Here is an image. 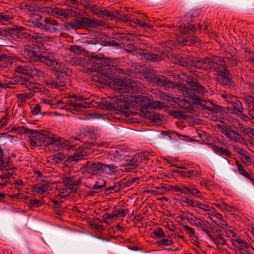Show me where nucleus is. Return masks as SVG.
<instances>
[{"instance_id": "f257e3e1", "label": "nucleus", "mask_w": 254, "mask_h": 254, "mask_svg": "<svg viewBox=\"0 0 254 254\" xmlns=\"http://www.w3.org/2000/svg\"><path fill=\"white\" fill-rule=\"evenodd\" d=\"M107 156L111 163L107 164L100 161H87L83 165L84 171L92 175L100 173H115L118 166L114 163H118L124 160L126 156L125 152L120 148H113L108 152Z\"/></svg>"}, {"instance_id": "f03ea898", "label": "nucleus", "mask_w": 254, "mask_h": 254, "mask_svg": "<svg viewBox=\"0 0 254 254\" xmlns=\"http://www.w3.org/2000/svg\"><path fill=\"white\" fill-rule=\"evenodd\" d=\"M170 28H175L176 30L186 35L180 37L177 41V44L180 46H193L198 42V39L190 34V32H193L195 29L194 25L188 24L187 26L185 24H180L175 26L174 24L168 25Z\"/></svg>"}, {"instance_id": "7ed1b4c3", "label": "nucleus", "mask_w": 254, "mask_h": 254, "mask_svg": "<svg viewBox=\"0 0 254 254\" xmlns=\"http://www.w3.org/2000/svg\"><path fill=\"white\" fill-rule=\"evenodd\" d=\"M179 89L185 97H188L192 100L193 103H199V98L194 94L196 91L199 93L203 94L206 92L204 87L197 81V80L191 78L186 82L185 85L179 86Z\"/></svg>"}, {"instance_id": "20e7f679", "label": "nucleus", "mask_w": 254, "mask_h": 254, "mask_svg": "<svg viewBox=\"0 0 254 254\" xmlns=\"http://www.w3.org/2000/svg\"><path fill=\"white\" fill-rule=\"evenodd\" d=\"M30 143L33 146H47L55 144L60 146V148H64V144L60 143L62 138L60 137H53L47 135L39 133L34 130V132L30 136Z\"/></svg>"}, {"instance_id": "39448f33", "label": "nucleus", "mask_w": 254, "mask_h": 254, "mask_svg": "<svg viewBox=\"0 0 254 254\" xmlns=\"http://www.w3.org/2000/svg\"><path fill=\"white\" fill-rule=\"evenodd\" d=\"M35 36L36 40H34V42H32V46L23 44V47H20L19 50L22 54L34 61L42 55L41 52H43V50L44 49V45L41 43L42 37L38 33L35 34Z\"/></svg>"}, {"instance_id": "423d86ee", "label": "nucleus", "mask_w": 254, "mask_h": 254, "mask_svg": "<svg viewBox=\"0 0 254 254\" xmlns=\"http://www.w3.org/2000/svg\"><path fill=\"white\" fill-rule=\"evenodd\" d=\"M102 26H103L102 21L92 20L85 17L75 18L70 22L66 23V26L68 28H72L74 30L83 28L86 26L95 28Z\"/></svg>"}, {"instance_id": "0eeeda50", "label": "nucleus", "mask_w": 254, "mask_h": 254, "mask_svg": "<svg viewBox=\"0 0 254 254\" xmlns=\"http://www.w3.org/2000/svg\"><path fill=\"white\" fill-rule=\"evenodd\" d=\"M145 78L156 85L171 88L174 86V83L164 76L156 74L154 73H147Z\"/></svg>"}, {"instance_id": "6e6552de", "label": "nucleus", "mask_w": 254, "mask_h": 254, "mask_svg": "<svg viewBox=\"0 0 254 254\" xmlns=\"http://www.w3.org/2000/svg\"><path fill=\"white\" fill-rule=\"evenodd\" d=\"M218 128L229 139L243 144H246L245 139L237 131L228 127L226 126H219Z\"/></svg>"}, {"instance_id": "1a4fd4ad", "label": "nucleus", "mask_w": 254, "mask_h": 254, "mask_svg": "<svg viewBox=\"0 0 254 254\" xmlns=\"http://www.w3.org/2000/svg\"><path fill=\"white\" fill-rule=\"evenodd\" d=\"M218 80L223 86H226L230 89L235 88L236 83L233 79V75L230 70L225 68L223 71L218 73Z\"/></svg>"}, {"instance_id": "9d476101", "label": "nucleus", "mask_w": 254, "mask_h": 254, "mask_svg": "<svg viewBox=\"0 0 254 254\" xmlns=\"http://www.w3.org/2000/svg\"><path fill=\"white\" fill-rule=\"evenodd\" d=\"M178 172L182 177L191 180H198L202 175V170L198 166H192L190 169Z\"/></svg>"}, {"instance_id": "9b49d317", "label": "nucleus", "mask_w": 254, "mask_h": 254, "mask_svg": "<svg viewBox=\"0 0 254 254\" xmlns=\"http://www.w3.org/2000/svg\"><path fill=\"white\" fill-rule=\"evenodd\" d=\"M105 63V59L104 57L98 55L90 57L88 59V65L90 67H87V70L92 72H98L101 68H103V64Z\"/></svg>"}, {"instance_id": "f8f14e48", "label": "nucleus", "mask_w": 254, "mask_h": 254, "mask_svg": "<svg viewBox=\"0 0 254 254\" xmlns=\"http://www.w3.org/2000/svg\"><path fill=\"white\" fill-rule=\"evenodd\" d=\"M20 40H22V43L24 44L26 43L28 41L31 42H34V40H36L35 35L30 34L28 30H27L25 27L17 26V43L20 42ZM17 47V50H20V47ZM23 47V46H21Z\"/></svg>"}, {"instance_id": "ddd939ff", "label": "nucleus", "mask_w": 254, "mask_h": 254, "mask_svg": "<svg viewBox=\"0 0 254 254\" xmlns=\"http://www.w3.org/2000/svg\"><path fill=\"white\" fill-rule=\"evenodd\" d=\"M60 77V75H57L55 79H48L45 80V82L50 88H55L60 91H64L66 88V81L65 79Z\"/></svg>"}, {"instance_id": "4468645a", "label": "nucleus", "mask_w": 254, "mask_h": 254, "mask_svg": "<svg viewBox=\"0 0 254 254\" xmlns=\"http://www.w3.org/2000/svg\"><path fill=\"white\" fill-rule=\"evenodd\" d=\"M137 55L139 56V58L140 59H144L151 62H158L161 60V56L159 54H155L145 49H140Z\"/></svg>"}, {"instance_id": "2eb2a0df", "label": "nucleus", "mask_w": 254, "mask_h": 254, "mask_svg": "<svg viewBox=\"0 0 254 254\" xmlns=\"http://www.w3.org/2000/svg\"><path fill=\"white\" fill-rule=\"evenodd\" d=\"M130 78H125L121 81L116 82L114 85V89L120 91L121 93H130L131 88L130 84Z\"/></svg>"}, {"instance_id": "dca6fc26", "label": "nucleus", "mask_w": 254, "mask_h": 254, "mask_svg": "<svg viewBox=\"0 0 254 254\" xmlns=\"http://www.w3.org/2000/svg\"><path fill=\"white\" fill-rule=\"evenodd\" d=\"M53 70L55 72L60 73V75L65 76H70L72 74V70L67 66L63 63L56 62L55 65L53 67Z\"/></svg>"}, {"instance_id": "f3484780", "label": "nucleus", "mask_w": 254, "mask_h": 254, "mask_svg": "<svg viewBox=\"0 0 254 254\" xmlns=\"http://www.w3.org/2000/svg\"><path fill=\"white\" fill-rule=\"evenodd\" d=\"M31 63L23 62L19 57H17V72L24 75L30 74Z\"/></svg>"}, {"instance_id": "a211bd4d", "label": "nucleus", "mask_w": 254, "mask_h": 254, "mask_svg": "<svg viewBox=\"0 0 254 254\" xmlns=\"http://www.w3.org/2000/svg\"><path fill=\"white\" fill-rule=\"evenodd\" d=\"M85 135L83 133L77 134L75 136L70 138L67 140V143H65V145L64 144V147L66 146L67 149L76 150L78 147H76V145L72 144V143H74L75 140L80 142H85ZM65 141H66V140Z\"/></svg>"}, {"instance_id": "6ab92c4d", "label": "nucleus", "mask_w": 254, "mask_h": 254, "mask_svg": "<svg viewBox=\"0 0 254 254\" xmlns=\"http://www.w3.org/2000/svg\"><path fill=\"white\" fill-rule=\"evenodd\" d=\"M128 211V209H117L115 208L111 213L106 214V218L108 219H117L119 218L124 217L126 216Z\"/></svg>"}, {"instance_id": "aec40b11", "label": "nucleus", "mask_w": 254, "mask_h": 254, "mask_svg": "<svg viewBox=\"0 0 254 254\" xmlns=\"http://www.w3.org/2000/svg\"><path fill=\"white\" fill-rule=\"evenodd\" d=\"M213 61H214L215 71L218 73L220 71H223L225 68H227L225 58L214 56L213 57Z\"/></svg>"}, {"instance_id": "412c9836", "label": "nucleus", "mask_w": 254, "mask_h": 254, "mask_svg": "<svg viewBox=\"0 0 254 254\" xmlns=\"http://www.w3.org/2000/svg\"><path fill=\"white\" fill-rule=\"evenodd\" d=\"M45 22L44 27H43L46 31L55 32L58 30L57 26L59 24L56 20L51 18H45Z\"/></svg>"}, {"instance_id": "4be33fe9", "label": "nucleus", "mask_w": 254, "mask_h": 254, "mask_svg": "<svg viewBox=\"0 0 254 254\" xmlns=\"http://www.w3.org/2000/svg\"><path fill=\"white\" fill-rule=\"evenodd\" d=\"M17 89L20 88V86L27 88L29 90H32L34 88V84L30 82L26 77L17 75Z\"/></svg>"}, {"instance_id": "5701e85b", "label": "nucleus", "mask_w": 254, "mask_h": 254, "mask_svg": "<svg viewBox=\"0 0 254 254\" xmlns=\"http://www.w3.org/2000/svg\"><path fill=\"white\" fill-rule=\"evenodd\" d=\"M238 77L239 78L240 84L242 86H243L245 88L251 83L250 78L248 76L247 71L243 68L240 69V73L238 75Z\"/></svg>"}, {"instance_id": "b1692460", "label": "nucleus", "mask_w": 254, "mask_h": 254, "mask_svg": "<svg viewBox=\"0 0 254 254\" xmlns=\"http://www.w3.org/2000/svg\"><path fill=\"white\" fill-rule=\"evenodd\" d=\"M48 12L53 16L60 19H64L67 17V13L65 10L63 8L57 7L50 8L48 10Z\"/></svg>"}, {"instance_id": "393cba45", "label": "nucleus", "mask_w": 254, "mask_h": 254, "mask_svg": "<svg viewBox=\"0 0 254 254\" xmlns=\"http://www.w3.org/2000/svg\"><path fill=\"white\" fill-rule=\"evenodd\" d=\"M112 15L113 19H116L120 21L127 22L133 21L129 15L123 14L122 11L118 10H114Z\"/></svg>"}, {"instance_id": "a878e982", "label": "nucleus", "mask_w": 254, "mask_h": 254, "mask_svg": "<svg viewBox=\"0 0 254 254\" xmlns=\"http://www.w3.org/2000/svg\"><path fill=\"white\" fill-rule=\"evenodd\" d=\"M63 183L65 186H79L81 184V179L76 176H70L63 180Z\"/></svg>"}, {"instance_id": "bb28decb", "label": "nucleus", "mask_w": 254, "mask_h": 254, "mask_svg": "<svg viewBox=\"0 0 254 254\" xmlns=\"http://www.w3.org/2000/svg\"><path fill=\"white\" fill-rule=\"evenodd\" d=\"M131 93L141 92L144 88L143 84L140 82L130 78Z\"/></svg>"}, {"instance_id": "cd10ccee", "label": "nucleus", "mask_w": 254, "mask_h": 254, "mask_svg": "<svg viewBox=\"0 0 254 254\" xmlns=\"http://www.w3.org/2000/svg\"><path fill=\"white\" fill-rule=\"evenodd\" d=\"M235 164L237 166L238 172L241 175L249 179L253 184H254V180L253 179L252 176L247 171L242 164L238 160H236Z\"/></svg>"}, {"instance_id": "c85d7f7f", "label": "nucleus", "mask_w": 254, "mask_h": 254, "mask_svg": "<svg viewBox=\"0 0 254 254\" xmlns=\"http://www.w3.org/2000/svg\"><path fill=\"white\" fill-rule=\"evenodd\" d=\"M34 61H37L38 62H42L45 64L46 65L48 66H54L55 64V63H56V62L55 61L54 59L51 55H48L47 56L44 55H41L38 59L35 60Z\"/></svg>"}, {"instance_id": "c756f323", "label": "nucleus", "mask_w": 254, "mask_h": 254, "mask_svg": "<svg viewBox=\"0 0 254 254\" xmlns=\"http://www.w3.org/2000/svg\"><path fill=\"white\" fill-rule=\"evenodd\" d=\"M0 87L4 89H15V87L13 86L16 84V77H7L4 80V83H0Z\"/></svg>"}, {"instance_id": "7c9ffc66", "label": "nucleus", "mask_w": 254, "mask_h": 254, "mask_svg": "<svg viewBox=\"0 0 254 254\" xmlns=\"http://www.w3.org/2000/svg\"><path fill=\"white\" fill-rule=\"evenodd\" d=\"M116 66L113 65H108L103 66V74L109 78H112L116 77Z\"/></svg>"}, {"instance_id": "2f4dec72", "label": "nucleus", "mask_w": 254, "mask_h": 254, "mask_svg": "<svg viewBox=\"0 0 254 254\" xmlns=\"http://www.w3.org/2000/svg\"><path fill=\"white\" fill-rule=\"evenodd\" d=\"M126 100V98H123ZM123 98L117 100L115 103V110L125 112L128 108V103L125 101H122Z\"/></svg>"}, {"instance_id": "473e14b6", "label": "nucleus", "mask_w": 254, "mask_h": 254, "mask_svg": "<svg viewBox=\"0 0 254 254\" xmlns=\"http://www.w3.org/2000/svg\"><path fill=\"white\" fill-rule=\"evenodd\" d=\"M175 60L179 65L185 66L187 68L191 65V59L190 57H183L180 56H177Z\"/></svg>"}, {"instance_id": "72a5a7b5", "label": "nucleus", "mask_w": 254, "mask_h": 254, "mask_svg": "<svg viewBox=\"0 0 254 254\" xmlns=\"http://www.w3.org/2000/svg\"><path fill=\"white\" fill-rule=\"evenodd\" d=\"M212 226H214L212 223H209L205 219L201 220L200 223V228L198 229V231H204L209 238V236L211 235L210 233L209 229L212 228Z\"/></svg>"}, {"instance_id": "f704fd0d", "label": "nucleus", "mask_w": 254, "mask_h": 254, "mask_svg": "<svg viewBox=\"0 0 254 254\" xmlns=\"http://www.w3.org/2000/svg\"><path fill=\"white\" fill-rule=\"evenodd\" d=\"M139 99L141 102H145L146 101L147 103V106L151 107V108H157L160 106L162 103L160 101H156L153 100H150L149 98L145 96H140L139 97Z\"/></svg>"}, {"instance_id": "c9c22d12", "label": "nucleus", "mask_w": 254, "mask_h": 254, "mask_svg": "<svg viewBox=\"0 0 254 254\" xmlns=\"http://www.w3.org/2000/svg\"><path fill=\"white\" fill-rule=\"evenodd\" d=\"M194 104L195 103H193L192 102V100L191 99L184 96V98H183L180 102V106L182 108L188 110V112H189L190 110L193 109V104Z\"/></svg>"}, {"instance_id": "e433bc0d", "label": "nucleus", "mask_w": 254, "mask_h": 254, "mask_svg": "<svg viewBox=\"0 0 254 254\" xmlns=\"http://www.w3.org/2000/svg\"><path fill=\"white\" fill-rule=\"evenodd\" d=\"M213 150L218 155H222L228 157H231L232 155V153L228 149L216 145L213 146Z\"/></svg>"}, {"instance_id": "4c0bfd02", "label": "nucleus", "mask_w": 254, "mask_h": 254, "mask_svg": "<svg viewBox=\"0 0 254 254\" xmlns=\"http://www.w3.org/2000/svg\"><path fill=\"white\" fill-rule=\"evenodd\" d=\"M185 190L186 194L190 193L193 196H196L197 197H200V191L197 189V186L193 185V184H189L188 187L185 186Z\"/></svg>"}, {"instance_id": "58836bf2", "label": "nucleus", "mask_w": 254, "mask_h": 254, "mask_svg": "<svg viewBox=\"0 0 254 254\" xmlns=\"http://www.w3.org/2000/svg\"><path fill=\"white\" fill-rule=\"evenodd\" d=\"M19 8L21 12H23L26 14H28L29 12L33 11L34 9V7L30 3L26 1L20 2Z\"/></svg>"}, {"instance_id": "ea45409f", "label": "nucleus", "mask_w": 254, "mask_h": 254, "mask_svg": "<svg viewBox=\"0 0 254 254\" xmlns=\"http://www.w3.org/2000/svg\"><path fill=\"white\" fill-rule=\"evenodd\" d=\"M86 154L84 151L79 150L75 151L74 154L69 157L71 161L77 162L82 159H85Z\"/></svg>"}, {"instance_id": "a19ab883", "label": "nucleus", "mask_w": 254, "mask_h": 254, "mask_svg": "<svg viewBox=\"0 0 254 254\" xmlns=\"http://www.w3.org/2000/svg\"><path fill=\"white\" fill-rule=\"evenodd\" d=\"M124 46L122 48H124L125 51L128 53H134L136 55L138 53V50L140 49L138 48L134 43H131L128 44L126 45L124 43Z\"/></svg>"}, {"instance_id": "79ce46f5", "label": "nucleus", "mask_w": 254, "mask_h": 254, "mask_svg": "<svg viewBox=\"0 0 254 254\" xmlns=\"http://www.w3.org/2000/svg\"><path fill=\"white\" fill-rule=\"evenodd\" d=\"M141 112H143L144 114V116L146 118H149L151 120L156 121L157 120H160V115H158L157 114L153 112H151L147 110L146 108H144L140 110Z\"/></svg>"}, {"instance_id": "37998d69", "label": "nucleus", "mask_w": 254, "mask_h": 254, "mask_svg": "<svg viewBox=\"0 0 254 254\" xmlns=\"http://www.w3.org/2000/svg\"><path fill=\"white\" fill-rule=\"evenodd\" d=\"M209 238L217 245H227L226 240L223 238L221 235H219L216 237L211 235L209 236Z\"/></svg>"}, {"instance_id": "c03bdc74", "label": "nucleus", "mask_w": 254, "mask_h": 254, "mask_svg": "<svg viewBox=\"0 0 254 254\" xmlns=\"http://www.w3.org/2000/svg\"><path fill=\"white\" fill-rule=\"evenodd\" d=\"M116 35L118 38L128 41H134V38L135 37V34L130 33H118L116 34Z\"/></svg>"}, {"instance_id": "a18cd8bd", "label": "nucleus", "mask_w": 254, "mask_h": 254, "mask_svg": "<svg viewBox=\"0 0 254 254\" xmlns=\"http://www.w3.org/2000/svg\"><path fill=\"white\" fill-rule=\"evenodd\" d=\"M235 239L231 240L232 245L238 249L239 251H241L243 249L242 248L243 244H244V241L240 238V237L236 233V237H234Z\"/></svg>"}, {"instance_id": "49530a36", "label": "nucleus", "mask_w": 254, "mask_h": 254, "mask_svg": "<svg viewBox=\"0 0 254 254\" xmlns=\"http://www.w3.org/2000/svg\"><path fill=\"white\" fill-rule=\"evenodd\" d=\"M15 31L16 28H0V36L5 37H7L8 36H10L13 38V37L12 36V34H13V32H15Z\"/></svg>"}, {"instance_id": "de8ad7c7", "label": "nucleus", "mask_w": 254, "mask_h": 254, "mask_svg": "<svg viewBox=\"0 0 254 254\" xmlns=\"http://www.w3.org/2000/svg\"><path fill=\"white\" fill-rule=\"evenodd\" d=\"M232 105L235 111H237L241 116L243 115L244 108L243 105L241 101L238 98Z\"/></svg>"}, {"instance_id": "09e8293b", "label": "nucleus", "mask_w": 254, "mask_h": 254, "mask_svg": "<svg viewBox=\"0 0 254 254\" xmlns=\"http://www.w3.org/2000/svg\"><path fill=\"white\" fill-rule=\"evenodd\" d=\"M204 70H211L215 71L214 61H213V57L211 59H204Z\"/></svg>"}, {"instance_id": "8fccbe9b", "label": "nucleus", "mask_w": 254, "mask_h": 254, "mask_svg": "<svg viewBox=\"0 0 254 254\" xmlns=\"http://www.w3.org/2000/svg\"><path fill=\"white\" fill-rule=\"evenodd\" d=\"M241 156V160L245 165L250 166L253 164V158L247 151Z\"/></svg>"}, {"instance_id": "3c124183", "label": "nucleus", "mask_w": 254, "mask_h": 254, "mask_svg": "<svg viewBox=\"0 0 254 254\" xmlns=\"http://www.w3.org/2000/svg\"><path fill=\"white\" fill-rule=\"evenodd\" d=\"M191 65L198 69L204 70V59L193 60L191 62Z\"/></svg>"}, {"instance_id": "603ef678", "label": "nucleus", "mask_w": 254, "mask_h": 254, "mask_svg": "<svg viewBox=\"0 0 254 254\" xmlns=\"http://www.w3.org/2000/svg\"><path fill=\"white\" fill-rule=\"evenodd\" d=\"M31 70L30 74L31 76H37V77H43L45 75L44 73L39 69V68L35 67L32 64H31Z\"/></svg>"}, {"instance_id": "864d4df0", "label": "nucleus", "mask_w": 254, "mask_h": 254, "mask_svg": "<svg viewBox=\"0 0 254 254\" xmlns=\"http://www.w3.org/2000/svg\"><path fill=\"white\" fill-rule=\"evenodd\" d=\"M169 190L174 192H180L182 193L186 194L185 186L181 185L179 186H170Z\"/></svg>"}, {"instance_id": "5fc2aeb1", "label": "nucleus", "mask_w": 254, "mask_h": 254, "mask_svg": "<svg viewBox=\"0 0 254 254\" xmlns=\"http://www.w3.org/2000/svg\"><path fill=\"white\" fill-rule=\"evenodd\" d=\"M221 96L226 102L231 105L233 104L237 98V97L235 96L226 93L221 94Z\"/></svg>"}, {"instance_id": "6e6d98bb", "label": "nucleus", "mask_w": 254, "mask_h": 254, "mask_svg": "<svg viewBox=\"0 0 254 254\" xmlns=\"http://www.w3.org/2000/svg\"><path fill=\"white\" fill-rule=\"evenodd\" d=\"M226 63H227L230 67H234L238 65L239 60L235 58V56L225 58Z\"/></svg>"}, {"instance_id": "4d7b16f0", "label": "nucleus", "mask_w": 254, "mask_h": 254, "mask_svg": "<svg viewBox=\"0 0 254 254\" xmlns=\"http://www.w3.org/2000/svg\"><path fill=\"white\" fill-rule=\"evenodd\" d=\"M195 206L201 209L204 211H211L212 210H215V208L213 207H210L207 204H204L199 201L195 202Z\"/></svg>"}, {"instance_id": "13d9d810", "label": "nucleus", "mask_w": 254, "mask_h": 254, "mask_svg": "<svg viewBox=\"0 0 254 254\" xmlns=\"http://www.w3.org/2000/svg\"><path fill=\"white\" fill-rule=\"evenodd\" d=\"M209 109L208 114L215 113L218 114L221 111V107L217 105L214 104L212 102L210 101V107H208Z\"/></svg>"}, {"instance_id": "bf43d9fd", "label": "nucleus", "mask_w": 254, "mask_h": 254, "mask_svg": "<svg viewBox=\"0 0 254 254\" xmlns=\"http://www.w3.org/2000/svg\"><path fill=\"white\" fill-rule=\"evenodd\" d=\"M34 132V130L29 129L25 127L17 126V133L19 134L25 133L30 134V135Z\"/></svg>"}, {"instance_id": "052dcab7", "label": "nucleus", "mask_w": 254, "mask_h": 254, "mask_svg": "<svg viewBox=\"0 0 254 254\" xmlns=\"http://www.w3.org/2000/svg\"><path fill=\"white\" fill-rule=\"evenodd\" d=\"M106 191H109L110 193L118 192L121 190L119 183H114V185L105 189Z\"/></svg>"}, {"instance_id": "680f3d73", "label": "nucleus", "mask_w": 254, "mask_h": 254, "mask_svg": "<svg viewBox=\"0 0 254 254\" xmlns=\"http://www.w3.org/2000/svg\"><path fill=\"white\" fill-rule=\"evenodd\" d=\"M66 106L69 108V112H72L73 111H77V103L74 102L72 100L69 99L66 102Z\"/></svg>"}, {"instance_id": "e2e57ef3", "label": "nucleus", "mask_w": 254, "mask_h": 254, "mask_svg": "<svg viewBox=\"0 0 254 254\" xmlns=\"http://www.w3.org/2000/svg\"><path fill=\"white\" fill-rule=\"evenodd\" d=\"M242 101L246 104L248 108H250L251 105L254 106V98L252 96H247L242 99Z\"/></svg>"}, {"instance_id": "0e129e2a", "label": "nucleus", "mask_w": 254, "mask_h": 254, "mask_svg": "<svg viewBox=\"0 0 254 254\" xmlns=\"http://www.w3.org/2000/svg\"><path fill=\"white\" fill-rule=\"evenodd\" d=\"M106 186V182L102 179L98 180L93 186L92 189L95 190H98Z\"/></svg>"}, {"instance_id": "69168bd1", "label": "nucleus", "mask_w": 254, "mask_h": 254, "mask_svg": "<svg viewBox=\"0 0 254 254\" xmlns=\"http://www.w3.org/2000/svg\"><path fill=\"white\" fill-rule=\"evenodd\" d=\"M6 62V65L5 67H9L12 65L13 62L11 61V59L9 57H7L5 55H0V62Z\"/></svg>"}, {"instance_id": "338daca9", "label": "nucleus", "mask_w": 254, "mask_h": 254, "mask_svg": "<svg viewBox=\"0 0 254 254\" xmlns=\"http://www.w3.org/2000/svg\"><path fill=\"white\" fill-rule=\"evenodd\" d=\"M181 218L182 220H184L185 219H187L192 226H196L198 230L199 228H200V222L196 221L195 219H193V218H190L186 216L185 217H181Z\"/></svg>"}, {"instance_id": "774afa93", "label": "nucleus", "mask_w": 254, "mask_h": 254, "mask_svg": "<svg viewBox=\"0 0 254 254\" xmlns=\"http://www.w3.org/2000/svg\"><path fill=\"white\" fill-rule=\"evenodd\" d=\"M157 243L159 246L161 247L163 246H170L173 244L174 242L171 239H162L158 241Z\"/></svg>"}]
</instances>
